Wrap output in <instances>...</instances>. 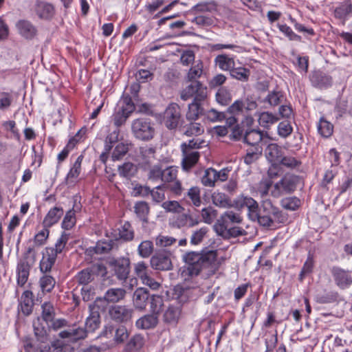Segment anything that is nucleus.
Segmentation results:
<instances>
[{"label":"nucleus","instance_id":"23","mask_svg":"<svg viewBox=\"0 0 352 352\" xmlns=\"http://www.w3.org/2000/svg\"><path fill=\"white\" fill-rule=\"evenodd\" d=\"M34 10L38 17L43 20H50L55 14V9L52 3L36 1Z\"/></svg>","mask_w":352,"mask_h":352},{"label":"nucleus","instance_id":"33","mask_svg":"<svg viewBox=\"0 0 352 352\" xmlns=\"http://www.w3.org/2000/svg\"><path fill=\"white\" fill-rule=\"evenodd\" d=\"M118 171L120 177L126 179H131L137 173L138 168L133 163L127 162L118 166Z\"/></svg>","mask_w":352,"mask_h":352},{"label":"nucleus","instance_id":"6","mask_svg":"<svg viewBox=\"0 0 352 352\" xmlns=\"http://www.w3.org/2000/svg\"><path fill=\"white\" fill-rule=\"evenodd\" d=\"M301 182V177L286 173L279 182L274 184V190L272 191V195L278 197L283 194H291L296 190L298 185Z\"/></svg>","mask_w":352,"mask_h":352},{"label":"nucleus","instance_id":"8","mask_svg":"<svg viewBox=\"0 0 352 352\" xmlns=\"http://www.w3.org/2000/svg\"><path fill=\"white\" fill-rule=\"evenodd\" d=\"M107 267L102 263H96L78 272L75 276V280L78 285H90L96 274L104 276L107 274Z\"/></svg>","mask_w":352,"mask_h":352},{"label":"nucleus","instance_id":"48","mask_svg":"<svg viewBox=\"0 0 352 352\" xmlns=\"http://www.w3.org/2000/svg\"><path fill=\"white\" fill-rule=\"evenodd\" d=\"M277 28L290 41L302 42L301 36L296 34L292 28L285 23H277Z\"/></svg>","mask_w":352,"mask_h":352},{"label":"nucleus","instance_id":"52","mask_svg":"<svg viewBox=\"0 0 352 352\" xmlns=\"http://www.w3.org/2000/svg\"><path fill=\"white\" fill-rule=\"evenodd\" d=\"M246 129V123L245 120L242 121L241 124H235L231 129V133L230 135V138L232 140L238 141L243 140V135Z\"/></svg>","mask_w":352,"mask_h":352},{"label":"nucleus","instance_id":"11","mask_svg":"<svg viewBox=\"0 0 352 352\" xmlns=\"http://www.w3.org/2000/svg\"><path fill=\"white\" fill-rule=\"evenodd\" d=\"M172 253L166 250H157L150 260L151 266L157 271H169L173 267Z\"/></svg>","mask_w":352,"mask_h":352},{"label":"nucleus","instance_id":"17","mask_svg":"<svg viewBox=\"0 0 352 352\" xmlns=\"http://www.w3.org/2000/svg\"><path fill=\"white\" fill-rule=\"evenodd\" d=\"M109 265L112 267L115 275L120 280L127 279L130 272V260L129 258H113L109 262Z\"/></svg>","mask_w":352,"mask_h":352},{"label":"nucleus","instance_id":"51","mask_svg":"<svg viewBox=\"0 0 352 352\" xmlns=\"http://www.w3.org/2000/svg\"><path fill=\"white\" fill-rule=\"evenodd\" d=\"M318 131L322 137L329 138L333 133V126L324 118H321L318 124Z\"/></svg>","mask_w":352,"mask_h":352},{"label":"nucleus","instance_id":"36","mask_svg":"<svg viewBox=\"0 0 352 352\" xmlns=\"http://www.w3.org/2000/svg\"><path fill=\"white\" fill-rule=\"evenodd\" d=\"M265 152L266 157L271 162H278L282 157L281 148L275 143L268 144Z\"/></svg>","mask_w":352,"mask_h":352},{"label":"nucleus","instance_id":"37","mask_svg":"<svg viewBox=\"0 0 352 352\" xmlns=\"http://www.w3.org/2000/svg\"><path fill=\"white\" fill-rule=\"evenodd\" d=\"M214 63L220 69L223 71H229L235 66V63L233 58H230L226 54H219L215 59Z\"/></svg>","mask_w":352,"mask_h":352},{"label":"nucleus","instance_id":"45","mask_svg":"<svg viewBox=\"0 0 352 352\" xmlns=\"http://www.w3.org/2000/svg\"><path fill=\"white\" fill-rule=\"evenodd\" d=\"M230 75L238 80L247 82L250 76V70L243 67H235L234 66L230 72Z\"/></svg>","mask_w":352,"mask_h":352},{"label":"nucleus","instance_id":"4","mask_svg":"<svg viewBox=\"0 0 352 352\" xmlns=\"http://www.w3.org/2000/svg\"><path fill=\"white\" fill-rule=\"evenodd\" d=\"M36 251L33 246H29L23 254L16 266L17 285L24 286L28 280L31 268L36 263Z\"/></svg>","mask_w":352,"mask_h":352},{"label":"nucleus","instance_id":"38","mask_svg":"<svg viewBox=\"0 0 352 352\" xmlns=\"http://www.w3.org/2000/svg\"><path fill=\"white\" fill-rule=\"evenodd\" d=\"M217 4L214 1H204L199 3L192 7L190 12H213L217 11Z\"/></svg>","mask_w":352,"mask_h":352},{"label":"nucleus","instance_id":"35","mask_svg":"<svg viewBox=\"0 0 352 352\" xmlns=\"http://www.w3.org/2000/svg\"><path fill=\"white\" fill-rule=\"evenodd\" d=\"M212 203L220 208H232L233 207V202L230 198L223 192H214L212 195Z\"/></svg>","mask_w":352,"mask_h":352},{"label":"nucleus","instance_id":"49","mask_svg":"<svg viewBox=\"0 0 352 352\" xmlns=\"http://www.w3.org/2000/svg\"><path fill=\"white\" fill-rule=\"evenodd\" d=\"M118 236L120 239L124 241L133 240L134 237V232L129 222H124V223L118 229Z\"/></svg>","mask_w":352,"mask_h":352},{"label":"nucleus","instance_id":"3","mask_svg":"<svg viewBox=\"0 0 352 352\" xmlns=\"http://www.w3.org/2000/svg\"><path fill=\"white\" fill-rule=\"evenodd\" d=\"M287 220L286 215L270 199L263 200L259 208L258 223L266 228L272 227L275 223H283Z\"/></svg>","mask_w":352,"mask_h":352},{"label":"nucleus","instance_id":"50","mask_svg":"<svg viewBox=\"0 0 352 352\" xmlns=\"http://www.w3.org/2000/svg\"><path fill=\"white\" fill-rule=\"evenodd\" d=\"M205 143L204 140L200 138H192L189 140L188 142L182 143L180 148L181 151H197L196 149H199L203 147V144Z\"/></svg>","mask_w":352,"mask_h":352},{"label":"nucleus","instance_id":"21","mask_svg":"<svg viewBox=\"0 0 352 352\" xmlns=\"http://www.w3.org/2000/svg\"><path fill=\"white\" fill-rule=\"evenodd\" d=\"M61 338H67L69 342H77L87 337V331L83 327H76V326L59 333Z\"/></svg>","mask_w":352,"mask_h":352},{"label":"nucleus","instance_id":"25","mask_svg":"<svg viewBox=\"0 0 352 352\" xmlns=\"http://www.w3.org/2000/svg\"><path fill=\"white\" fill-rule=\"evenodd\" d=\"M151 294L148 290L144 287L137 288L133 296V302L135 307L139 310L146 309Z\"/></svg>","mask_w":352,"mask_h":352},{"label":"nucleus","instance_id":"26","mask_svg":"<svg viewBox=\"0 0 352 352\" xmlns=\"http://www.w3.org/2000/svg\"><path fill=\"white\" fill-rule=\"evenodd\" d=\"M158 322L159 316L151 313L138 319L135 322V326L139 329H153L157 326Z\"/></svg>","mask_w":352,"mask_h":352},{"label":"nucleus","instance_id":"29","mask_svg":"<svg viewBox=\"0 0 352 352\" xmlns=\"http://www.w3.org/2000/svg\"><path fill=\"white\" fill-rule=\"evenodd\" d=\"M133 208L134 212L140 221H141L144 225L148 223L150 212V207L148 203L144 201H137Z\"/></svg>","mask_w":352,"mask_h":352},{"label":"nucleus","instance_id":"40","mask_svg":"<svg viewBox=\"0 0 352 352\" xmlns=\"http://www.w3.org/2000/svg\"><path fill=\"white\" fill-rule=\"evenodd\" d=\"M114 244L113 240L98 241L94 247L90 248V252L97 254H107L113 248Z\"/></svg>","mask_w":352,"mask_h":352},{"label":"nucleus","instance_id":"12","mask_svg":"<svg viewBox=\"0 0 352 352\" xmlns=\"http://www.w3.org/2000/svg\"><path fill=\"white\" fill-rule=\"evenodd\" d=\"M246 129L243 135V142L254 147H261L259 143L261 142L264 136H267V132L264 134L263 131L260 129H252L251 126L254 123V119L251 116L245 117Z\"/></svg>","mask_w":352,"mask_h":352},{"label":"nucleus","instance_id":"57","mask_svg":"<svg viewBox=\"0 0 352 352\" xmlns=\"http://www.w3.org/2000/svg\"><path fill=\"white\" fill-rule=\"evenodd\" d=\"M126 324H120L115 329L114 341L116 343H123L129 336V333L126 327Z\"/></svg>","mask_w":352,"mask_h":352},{"label":"nucleus","instance_id":"10","mask_svg":"<svg viewBox=\"0 0 352 352\" xmlns=\"http://www.w3.org/2000/svg\"><path fill=\"white\" fill-rule=\"evenodd\" d=\"M233 207L239 210L246 208L248 218L252 221H256V219L258 218L259 205L251 197L244 196L243 195L238 196L233 201Z\"/></svg>","mask_w":352,"mask_h":352},{"label":"nucleus","instance_id":"15","mask_svg":"<svg viewBox=\"0 0 352 352\" xmlns=\"http://www.w3.org/2000/svg\"><path fill=\"white\" fill-rule=\"evenodd\" d=\"M135 273L142 283L153 290L157 289L160 284L151 276L152 271L144 261L138 263L135 266Z\"/></svg>","mask_w":352,"mask_h":352},{"label":"nucleus","instance_id":"5","mask_svg":"<svg viewBox=\"0 0 352 352\" xmlns=\"http://www.w3.org/2000/svg\"><path fill=\"white\" fill-rule=\"evenodd\" d=\"M155 124L148 118H140L134 120L131 124L133 136L142 141H149L154 138Z\"/></svg>","mask_w":352,"mask_h":352},{"label":"nucleus","instance_id":"47","mask_svg":"<svg viewBox=\"0 0 352 352\" xmlns=\"http://www.w3.org/2000/svg\"><path fill=\"white\" fill-rule=\"evenodd\" d=\"M144 344V338L140 334H135L126 343L124 351L132 352L140 349Z\"/></svg>","mask_w":352,"mask_h":352},{"label":"nucleus","instance_id":"56","mask_svg":"<svg viewBox=\"0 0 352 352\" xmlns=\"http://www.w3.org/2000/svg\"><path fill=\"white\" fill-rule=\"evenodd\" d=\"M205 118L210 122H221L226 118V111H218L215 109H206Z\"/></svg>","mask_w":352,"mask_h":352},{"label":"nucleus","instance_id":"31","mask_svg":"<svg viewBox=\"0 0 352 352\" xmlns=\"http://www.w3.org/2000/svg\"><path fill=\"white\" fill-rule=\"evenodd\" d=\"M56 312L54 305L50 302H45L41 305V315L36 318L45 322L48 325L55 318Z\"/></svg>","mask_w":352,"mask_h":352},{"label":"nucleus","instance_id":"20","mask_svg":"<svg viewBox=\"0 0 352 352\" xmlns=\"http://www.w3.org/2000/svg\"><path fill=\"white\" fill-rule=\"evenodd\" d=\"M34 335L37 342L45 343L49 340V332L50 331V324H46L45 322L36 318L32 322Z\"/></svg>","mask_w":352,"mask_h":352},{"label":"nucleus","instance_id":"24","mask_svg":"<svg viewBox=\"0 0 352 352\" xmlns=\"http://www.w3.org/2000/svg\"><path fill=\"white\" fill-rule=\"evenodd\" d=\"M310 80L315 87L323 89L330 87L332 78L320 70L314 71L310 75Z\"/></svg>","mask_w":352,"mask_h":352},{"label":"nucleus","instance_id":"54","mask_svg":"<svg viewBox=\"0 0 352 352\" xmlns=\"http://www.w3.org/2000/svg\"><path fill=\"white\" fill-rule=\"evenodd\" d=\"M40 287L43 292H51L54 289L56 280L50 275H44L40 278Z\"/></svg>","mask_w":352,"mask_h":352},{"label":"nucleus","instance_id":"22","mask_svg":"<svg viewBox=\"0 0 352 352\" xmlns=\"http://www.w3.org/2000/svg\"><path fill=\"white\" fill-rule=\"evenodd\" d=\"M19 302L18 312L25 316H30L34 307L33 293L30 290L23 292Z\"/></svg>","mask_w":352,"mask_h":352},{"label":"nucleus","instance_id":"13","mask_svg":"<svg viewBox=\"0 0 352 352\" xmlns=\"http://www.w3.org/2000/svg\"><path fill=\"white\" fill-rule=\"evenodd\" d=\"M335 284L340 289H345L352 285V272L338 266H333L330 270Z\"/></svg>","mask_w":352,"mask_h":352},{"label":"nucleus","instance_id":"41","mask_svg":"<svg viewBox=\"0 0 352 352\" xmlns=\"http://www.w3.org/2000/svg\"><path fill=\"white\" fill-rule=\"evenodd\" d=\"M69 234L65 232H63L59 239L56 241L54 247H47L45 248L50 252H52L53 254L57 257L58 254H60L63 251L69 240Z\"/></svg>","mask_w":352,"mask_h":352},{"label":"nucleus","instance_id":"61","mask_svg":"<svg viewBox=\"0 0 352 352\" xmlns=\"http://www.w3.org/2000/svg\"><path fill=\"white\" fill-rule=\"evenodd\" d=\"M75 212L76 211L74 210V208L68 210L66 212L61 223L62 228L68 230L74 226L76 224Z\"/></svg>","mask_w":352,"mask_h":352},{"label":"nucleus","instance_id":"39","mask_svg":"<svg viewBox=\"0 0 352 352\" xmlns=\"http://www.w3.org/2000/svg\"><path fill=\"white\" fill-rule=\"evenodd\" d=\"M118 107L119 109L130 116L135 110V105L132 100L131 96L128 94H123L119 101Z\"/></svg>","mask_w":352,"mask_h":352},{"label":"nucleus","instance_id":"9","mask_svg":"<svg viewBox=\"0 0 352 352\" xmlns=\"http://www.w3.org/2000/svg\"><path fill=\"white\" fill-rule=\"evenodd\" d=\"M126 294V292L122 288H109L108 289L102 297H97L94 302L100 309L107 311L109 307V304L116 305L122 300Z\"/></svg>","mask_w":352,"mask_h":352},{"label":"nucleus","instance_id":"19","mask_svg":"<svg viewBox=\"0 0 352 352\" xmlns=\"http://www.w3.org/2000/svg\"><path fill=\"white\" fill-rule=\"evenodd\" d=\"M181 314L182 306L180 305H170L163 314V322L167 325L175 327L178 323Z\"/></svg>","mask_w":352,"mask_h":352},{"label":"nucleus","instance_id":"18","mask_svg":"<svg viewBox=\"0 0 352 352\" xmlns=\"http://www.w3.org/2000/svg\"><path fill=\"white\" fill-rule=\"evenodd\" d=\"M15 27L18 34L25 40H33L38 34L37 28L27 19L19 20L16 23Z\"/></svg>","mask_w":352,"mask_h":352},{"label":"nucleus","instance_id":"53","mask_svg":"<svg viewBox=\"0 0 352 352\" xmlns=\"http://www.w3.org/2000/svg\"><path fill=\"white\" fill-rule=\"evenodd\" d=\"M280 206L288 210L294 211L300 206V200L296 197H285L280 200Z\"/></svg>","mask_w":352,"mask_h":352},{"label":"nucleus","instance_id":"32","mask_svg":"<svg viewBox=\"0 0 352 352\" xmlns=\"http://www.w3.org/2000/svg\"><path fill=\"white\" fill-rule=\"evenodd\" d=\"M56 258L52 252H50L45 248V252L43 254V258L40 261L39 267L41 272L43 273L50 272L56 261Z\"/></svg>","mask_w":352,"mask_h":352},{"label":"nucleus","instance_id":"30","mask_svg":"<svg viewBox=\"0 0 352 352\" xmlns=\"http://www.w3.org/2000/svg\"><path fill=\"white\" fill-rule=\"evenodd\" d=\"M83 155H79L72 166L71 167L69 171L66 175L65 179V183L67 184H74L76 179L78 177L81 172V164L82 162Z\"/></svg>","mask_w":352,"mask_h":352},{"label":"nucleus","instance_id":"7","mask_svg":"<svg viewBox=\"0 0 352 352\" xmlns=\"http://www.w3.org/2000/svg\"><path fill=\"white\" fill-rule=\"evenodd\" d=\"M109 318L120 324H129L132 322L134 313L129 305H112L107 309Z\"/></svg>","mask_w":352,"mask_h":352},{"label":"nucleus","instance_id":"59","mask_svg":"<svg viewBox=\"0 0 352 352\" xmlns=\"http://www.w3.org/2000/svg\"><path fill=\"white\" fill-rule=\"evenodd\" d=\"M314 268V258L313 256L309 253L307 258L301 269L299 274L298 279L300 281H302L306 275L309 274L312 272Z\"/></svg>","mask_w":352,"mask_h":352},{"label":"nucleus","instance_id":"16","mask_svg":"<svg viewBox=\"0 0 352 352\" xmlns=\"http://www.w3.org/2000/svg\"><path fill=\"white\" fill-rule=\"evenodd\" d=\"M95 302L89 304V316L85 321V328L88 332H94L98 329L100 324V313H104L106 311L100 309L96 305Z\"/></svg>","mask_w":352,"mask_h":352},{"label":"nucleus","instance_id":"43","mask_svg":"<svg viewBox=\"0 0 352 352\" xmlns=\"http://www.w3.org/2000/svg\"><path fill=\"white\" fill-rule=\"evenodd\" d=\"M339 294L336 291L325 292L324 294H318L315 300L320 304H329L338 301Z\"/></svg>","mask_w":352,"mask_h":352},{"label":"nucleus","instance_id":"64","mask_svg":"<svg viewBox=\"0 0 352 352\" xmlns=\"http://www.w3.org/2000/svg\"><path fill=\"white\" fill-rule=\"evenodd\" d=\"M217 170L212 168H209L205 170L204 175L201 178V182L205 186H214L216 182L215 175Z\"/></svg>","mask_w":352,"mask_h":352},{"label":"nucleus","instance_id":"55","mask_svg":"<svg viewBox=\"0 0 352 352\" xmlns=\"http://www.w3.org/2000/svg\"><path fill=\"white\" fill-rule=\"evenodd\" d=\"M129 151V145L124 142L118 143L113 149L111 154L113 161L120 160Z\"/></svg>","mask_w":352,"mask_h":352},{"label":"nucleus","instance_id":"63","mask_svg":"<svg viewBox=\"0 0 352 352\" xmlns=\"http://www.w3.org/2000/svg\"><path fill=\"white\" fill-rule=\"evenodd\" d=\"M129 116V114L118 109V110L116 111L111 117L112 122L116 128L118 129L126 123Z\"/></svg>","mask_w":352,"mask_h":352},{"label":"nucleus","instance_id":"27","mask_svg":"<svg viewBox=\"0 0 352 352\" xmlns=\"http://www.w3.org/2000/svg\"><path fill=\"white\" fill-rule=\"evenodd\" d=\"M182 166L186 171H189L198 162L200 153L198 151H182Z\"/></svg>","mask_w":352,"mask_h":352},{"label":"nucleus","instance_id":"2","mask_svg":"<svg viewBox=\"0 0 352 352\" xmlns=\"http://www.w3.org/2000/svg\"><path fill=\"white\" fill-rule=\"evenodd\" d=\"M217 258V250H208V248L203 249L200 252H187L183 256L186 265V270L184 272L190 276H197L203 269L208 268L214 264Z\"/></svg>","mask_w":352,"mask_h":352},{"label":"nucleus","instance_id":"28","mask_svg":"<svg viewBox=\"0 0 352 352\" xmlns=\"http://www.w3.org/2000/svg\"><path fill=\"white\" fill-rule=\"evenodd\" d=\"M64 210L61 207L55 206L50 209L43 221V226L45 228H50L58 222L63 216Z\"/></svg>","mask_w":352,"mask_h":352},{"label":"nucleus","instance_id":"46","mask_svg":"<svg viewBox=\"0 0 352 352\" xmlns=\"http://www.w3.org/2000/svg\"><path fill=\"white\" fill-rule=\"evenodd\" d=\"M283 99L284 94L283 91L273 90L272 91H269L263 101L272 107H276L280 104Z\"/></svg>","mask_w":352,"mask_h":352},{"label":"nucleus","instance_id":"60","mask_svg":"<svg viewBox=\"0 0 352 352\" xmlns=\"http://www.w3.org/2000/svg\"><path fill=\"white\" fill-rule=\"evenodd\" d=\"M138 250L140 256L148 258L153 252V243L149 240L144 241L139 245Z\"/></svg>","mask_w":352,"mask_h":352},{"label":"nucleus","instance_id":"42","mask_svg":"<svg viewBox=\"0 0 352 352\" xmlns=\"http://www.w3.org/2000/svg\"><path fill=\"white\" fill-rule=\"evenodd\" d=\"M189 124H186L183 126V133L188 137L197 136L204 132V128L200 123L195 121H190Z\"/></svg>","mask_w":352,"mask_h":352},{"label":"nucleus","instance_id":"44","mask_svg":"<svg viewBox=\"0 0 352 352\" xmlns=\"http://www.w3.org/2000/svg\"><path fill=\"white\" fill-rule=\"evenodd\" d=\"M148 302L151 313L159 316L164 306L163 297L157 294H151Z\"/></svg>","mask_w":352,"mask_h":352},{"label":"nucleus","instance_id":"1","mask_svg":"<svg viewBox=\"0 0 352 352\" xmlns=\"http://www.w3.org/2000/svg\"><path fill=\"white\" fill-rule=\"evenodd\" d=\"M181 99L186 101L193 98L188 105L186 118L188 121H196L206 113L207 104V88L201 82L195 81L184 89L180 94Z\"/></svg>","mask_w":352,"mask_h":352},{"label":"nucleus","instance_id":"62","mask_svg":"<svg viewBox=\"0 0 352 352\" xmlns=\"http://www.w3.org/2000/svg\"><path fill=\"white\" fill-rule=\"evenodd\" d=\"M139 150L140 157L145 163L148 164L151 159L155 158V153L156 152L155 147L151 146H140Z\"/></svg>","mask_w":352,"mask_h":352},{"label":"nucleus","instance_id":"14","mask_svg":"<svg viewBox=\"0 0 352 352\" xmlns=\"http://www.w3.org/2000/svg\"><path fill=\"white\" fill-rule=\"evenodd\" d=\"M181 108L177 103H170L166 109L164 116L165 126L168 129H176L181 120Z\"/></svg>","mask_w":352,"mask_h":352},{"label":"nucleus","instance_id":"34","mask_svg":"<svg viewBox=\"0 0 352 352\" xmlns=\"http://www.w3.org/2000/svg\"><path fill=\"white\" fill-rule=\"evenodd\" d=\"M279 119L278 116L271 112L263 111L259 114L258 121L262 127L268 129L272 124L276 123Z\"/></svg>","mask_w":352,"mask_h":352},{"label":"nucleus","instance_id":"58","mask_svg":"<svg viewBox=\"0 0 352 352\" xmlns=\"http://www.w3.org/2000/svg\"><path fill=\"white\" fill-rule=\"evenodd\" d=\"M262 147H254L247 149L246 155L244 157V162L248 164H252L258 160L261 155Z\"/></svg>","mask_w":352,"mask_h":352}]
</instances>
